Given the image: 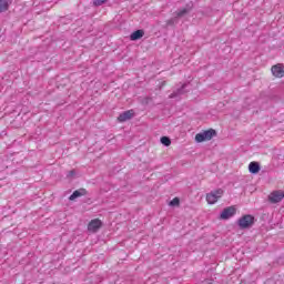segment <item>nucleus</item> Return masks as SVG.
<instances>
[{
	"mask_svg": "<svg viewBox=\"0 0 284 284\" xmlns=\"http://www.w3.org/2000/svg\"><path fill=\"white\" fill-rule=\"evenodd\" d=\"M255 219L251 214L243 215L237 220V225L240 230H250L254 225Z\"/></svg>",
	"mask_w": 284,
	"mask_h": 284,
	"instance_id": "obj_1",
	"label": "nucleus"
},
{
	"mask_svg": "<svg viewBox=\"0 0 284 284\" xmlns=\"http://www.w3.org/2000/svg\"><path fill=\"white\" fill-rule=\"evenodd\" d=\"M216 136V130L209 129L195 135L196 143H203V141H212Z\"/></svg>",
	"mask_w": 284,
	"mask_h": 284,
	"instance_id": "obj_2",
	"label": "nucleus"
},
{
	"mask_svg": "<svg viewBox=\"0 0 284 284\" xmlns=\"http://www.w3.org/2000/svg\"><path fill=\"white\" fill-rule=\"evenodd\" d=\"M224 194L223 189H216L206 194V202L209 205H214Z\"/></svg>",
	"mask_w": 284,
	"mask_h": 284,
	"instance_id": "obj_3",
	"label": "nucleus"
},
{
	"mask_svg": "<svg viewBox=\"0 0 284 284\" xmlns=\"http://www.w3.org/2000/svg\"><path fill=\"white\" fill-rule=\"evenodd\" d=\"M234 214H236V207L227 206L222 211L220 219H222V221H227V219H232Z\"/></svg>",
	"mask_w": 284,
	"mask_h": 284,
	"instance_id": "obj_4",
	"label": "nucleus"
},
{
	"mask_svg": "<svg viewBox=\"0 0 284 284\" xmlns=\"http://www.w3.org/2000/svg\"><path fill=\"white\" fill-rule=\"evenodd\" d=\"M284 199V192L278 190V191H273L270 195H268V201L270 203H281V201H283Z\"/></svg>",
	"mask_w": 284,
	"mask_h": 284,
	"instance_id": "obj_5",
	"label": "nucleus"
},
{
	"mask_svg": "<svg viewBox=\"0 0 284 284\" xmlns=\"http://www.w3.org/2000/svg\"><path fill=\"white\" fill-rule=\"evenodd\" d=\"M103 225V222L99 219L91 220V222L88 225L89 232H99Z\"/></svg>",
	"mask_w": 284,
	"mask_h": 284,
	"instance_id": "obj_6",
	"label": "nucleus"
},
{
	"mask_svg": "<svg viewBox=\"0 0 284 284\" xmlns=\"http://www.w3.org/2000/svg\"><path fill=\"white\" fill-rule=\"evenodd\" d=\"M134 118V110H128L122 112L119 116H118V121L120 123H125V121H130V119Z\"/></svg>",
	"mask_w": 284,
	"mask_h": 284,
	"instance_id": "obj_7",
	"label": "nucleus"
},
{
	"mask_svg": "<svg viewBox=\"0 0 284 284\" xmlns=\"http://www.w3.org/2000/svg\"><path fill=\"white\" fill-rule=\"evenodd\" d=\"M271 72L273 77H276L277 79H283L284 77V70L282 64H275L272 67Z\"/></svg>",
	"mask_w": 284,
	"mask_h": 284,
	"instance_id": "obj_8",
	"label": "nucleus"
},
{
	"mask_svg": "<svg viewBox=\"0 0 284 284\" xmlns=\"http://www.w3.org/2000/svg\"><path fill=\"white\" fill-rule=\"evenodd\" d=\"M185 88H187V84H182L181 88L176 89L175 91H173L170 95H169V99H176V97H181L183 94H185Z\"/></svg>",
	"mask_w": 284,
	"mask_h": 284,
	"instance_id": "obj_9",
	"label": "nucleus"
},
{
	"mask_svg": "<svg viewBox=\"0 0 284 284\" xmlns=\"http://www.w3.org/2000/svg\"><path fill=\"white\" fill-rule=\"evenodd\" d=\"M85 194H88V191L85 189H79L75 190L70 196H69V201H75V199H79L81 196H85Z\"/></svg>",
	"mask_w": 284,
	"mask_h": 284,
	"instance_id": "obj_10",
	"label": "nucleus"
},
{
	"mask_svg": "<svg viewBox=\"0 0 284 284\" xmlns=\"http://www.w3.org/2000/svg\"><path fill=\"white\" fill-rule=\"evenodd\" d=\"M192 12V4H186L184 8L176 11V18L181 19V17H185V14H190Z\"/></svg>",
	"mask_w": 284,
	"mask_h": 284,
	"instance_id": "obj_11",
	"label": "nucleus"
},
{
	"mask_svg": "<svg viewBox=\"0 0 284 284\" xmlns=\"http://www.w3.org/2000/svg\"><path fill=\"white\" fill-rule=\"evenodd\" d=\"M248 172L251 174H258V172H261V164H258V162H251L248 164Z\"/></svg>",
	"mask_w": 284,
	"mask_h": 284,
	"instance_id": "obj_12",
	"label": "nucleus"
},
{
	"mask_svg": "<svg viewBox=\"0 0 284 284\" xmlns=\"http://www.w3.org/2000/svg\"><path fill=\"white\" fill-rule=\"evenodd\" d=\"M144 36H145V31L140 29V30H136L133 33H131L130 40L131 41H139V39H143Z\"/></svg>",
	"mask_w": 284,
	"mask_h": 284,
	"instance_id": "obj_13",
	"label": "nucleus"
},
{
	"mask_svg": "<svg viewBox=\"0 0 284 284\" xmlns=\"http://www.w3.org/2000/svg\"><path fill=\"white\" fill-rule=\"evenodd\" d=\"M160 141L162 145H165V148H170V145H172V140H170L169 136H162Z\"/></svg>",
	"mask_w": 284,
	"mask_h": 284,
	"instance_id": "obj_14",
	"label": "nucleus"
},
{
	"mask_svg": "<svg viewBox=\"0 0 284 284\" xmlns=\"http://www.w3.org/2000/svg\"><path fill=\"white\" fill-rule=\"evenodd\" d=\"M8 8H9L8 1L0 0V12H7Z\"/></svg>",
	"mask_w": 284,
	"mask_h": 284,
	"instance_id": "obj_15",
	"label": "nucleus"
},
{
	"mask_svg": "<svg viewBox=\"0 0 284 284\" xmlns=\"http://www.w3.org/2000/svg\"><path fill=\"white\" fill-rule=\"evenodd\" d=\"M169 205L171 207H176V206L181 205V200L179 197H174L173 200L170 201Z\"/></svg>",
	"mask_w": 284,
	"mask_h": 284,
	"instance_id": "obj_16",
	"label": "nucleus"
},
{
	"mask_svg": "<svg viewBox=\"0 0 284 284\" xmlns=\"http://www.w3.org/2000/svg\"><path fill=\"white\" fill-rule=\"evenodd\" d=\"M103 3H108V0H93L95 7L103 6Z\"/></svg>",
	"mask_w": 284,
	"mask_h": 284,
	"instance_id": "obj_17",
	"label": "nucleus"
},
{
	"mask_svg": "<svg viewBox=\"0 0 284 284\" xmlns=\"http://www.w3.org/2000/svg\"><path fill=\"white\" fill-rule=\"evenodd\" d=\"M75 175H77V171L71 170V171L68 172L67 178H68V179H72V178L75 176Z\"/></svg>",
	"mask_w": 284,
	"mask_h": 284,
	"instance_id": "obj_18",
	"label": "nucleus"
},
{
	"mask_svg": "<svg viewBox=\"0 0 284 284\" xmlns=\"http://www.w3.org/2000/svg\"><path fill=\"white\" fill-rule=\"evenodd\" d=\"M176 17L175 18H172L168 21V26H174V23L176 22Z\"/></svg>",
	"mask_w": 284,
	"mask_h": 284,
	"instance_id": "obj_19",
	"label": "nucleus"
},
{
	"mask_svg": "<svg viewBox=\"0 0 284 284\" xmlns=\"http://www.w3.org/2000/svg\"><path fill=\"white\" fill-rule=\"evenodd\" d=\"M150 101H152V98H150V97L144 98V100H143L144 105H148V103H150Z\"/></svg>",
	"mask_w": 284,
	"mask_h": 284,
	"instance_id": "obj_20",
	"label": "nucleus"
}]
</instances>
